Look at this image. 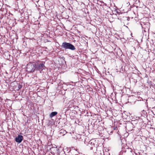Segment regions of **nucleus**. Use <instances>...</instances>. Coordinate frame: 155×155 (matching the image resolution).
Masks as SVG:
<instances>
[{
  "label": "nucleus",
  "instance_id": "obj_1",
  "mask_svg": "<svg viewBox=\"0 0 155 155\" xmlns=\"http://www.w3.org/2000/svg\"><path fill=\"white\" fill-rule=\"evenodd\" d=\"M26 70L28 73H33L36 70L35 63L29 62L26 66Z\"/></svg>",
  "mask_w": 155,
  "mask_h": 155
},
{
  "label": "nucleus",
  "instance_id": "obj_2",
  "mask_svg": "<svg viewBox=\"0 0 155 155\" xmlns=\"http://www.w3.org/2000/svg\"><path fill=\"white\" fill-rule=\"evenodd\" d=\"M45 61H38L36 63H35L36 71H41L43 70L45 67Z\"/></svg>",
  "mask_w": 155,
  "mask_h": 155
},
{
  "label": "nucleus",
  "instance_id": "obj_3",
  "mask_svg": "<svg viewBox=\"0 0 155 155\" xmlns=\"http://www.w3.org/2000/svg\"><path fill=\"white\" fill-rule=\"evenodd\" d=\"M61 47L65 49H70L73 51L76 49L74 45L70 43L65 42H64L62 43Z\"/></svg>",
  "mask_w": 155,
  "mask_h": 155
},
{
  "label": "nucleus",
  "instance_id": "obj_4",
  "mask_svg": "<svg viewBox=\"0 0 155 155\" xmlns=\"http://www.w3.org/2000/svg\"><path fill=\"white\" fill-rule=\"evenodd\" d=\"M95 141H90L88 144V146L89 147L90 150H93L94 153H96L97 150V147L98 146L97 144H95Z\"/></svg>",
  "mask_w": 155,
  "mask_h": 155
},
{
  "label": "nucleus",
  "instance_id": "obj_5",
  "mask_svg": "<svg viewBox=\"0 0 155 155\" xmlns=\"http://www.w3.org/2000/svg\"><path fill=\"white\" fill-rule=\"evenodd\" d=\"M133 123H129L126 124L125 127L126 130L129 131H131L133 130L134 128Z\"/></svg>",
  "mask_w": 155,
  "mask_h": 155
},
{
  "label": "nucleus",
  "instance_id": "obj_6",
  "mask_svg": "<svg viewBox=\"0 0 155 155\" xmlns=\"http://www.w3.org/2000/svg\"><path fill=\"white\" fill-rule=\"evenodd\" d=\"M23 139V137L22 136L18 135V136L15 137V141L17 143H19L22 142Z\"/></svg>",
  "mask_w": 155,
  "mask_h": 155
},
{
  "label": "nucleus",
  "instance_id": "obj_7",
  "mask_svg": "<svg viewBox=\"0 0 155 155\" xmlns=\"http://www.w3.org/2000/svg\"><path fill=\"white\" fill-rule=\"evenodd\" d=\"M142 27L145 30H148L150 27V24L148 23L144 24L143 26H142Z\"/></svg>",
  "mask_w": 155,
  "mask_h": 155
},
{
  "label": "nucleus",
  "instance_id": "obj_8",
  "mask_svg": "<svg viewBox=\"0 0 155 155\" xmlns=\"http://www.w3.org/2000/svg\"><path fill=\"white\" fill-rule=\"evenodd\" d=\"M67 133V132L63 129H61L59 131V134H60V136H63L66 134Z\"/></svg>",
  "mask_w": 155,
  "mask_h": 155
},
{
  "label": "nucleus",
  "instance_id": "obj_9",
  "mask_svg": "<svg viewBox=\"0 0 155 155\" xmlns=\"http://www.w3.org/2000/svg\"><path fill=\"white\" fill-rule=\"evenodd\" d=\"M58 114L57 112L56 111L53 112H51L50 114V117L51 118H52L53 117L56 115Z\"/></svg>",
  "mask_w": 155,
  "mask_h": 155
},
{
  "label": "nucleus",
  "instance_id": "obj_10",
  "mask_svg": "<svg viewBox=\"0 0 155 155\" xmlns=\"http://www.w3.org/2000/svg\"><path fill=\"white\" fill-rule=\"evenodd\" d=\"M97 40L98 42H96L95 40H94V42L96 43V44L97 45H100V42H99V39H97Z\"/></svg>",
  "mask_w": 155,
  "mask_h": 155
},
{
  "label": "nucleus",
  "instance_id": "obj_11",
  "mask_svg": "<svg viewBox=\"0 0 155 155\" xmlns=\"http://www.w3.org/2000/svg\"><path fill=\"white\" fill-rule=\"evenodd\" d=\"M100 151L101 152L100 154V155H102L103 154V155H104V153L103 150H100Z\"/></svg>",
  "mask_w": 155,
  "mask_h": 155
},
{
  "label": "nucleus",
  "instance_id": "obj_12",
  "mask_svg": "<svg viewBox=\"0 0 155 155\" xmlns=\"http://www.w3.org/2000/svg\"><path fill=\"white\" fill-rule=\"evenodd\" d=\"M79 33H80V34H79V37L80 38H83V35H82V34H81V33L80 32H79Z\"/></svg>",
  "mask_w": 155,
  "mask_h": 155
},
{
  "label": "nucleus",
  "instance_id": "obj_13",
  "mask_svg": "<svg viewBox=\"0 0 155 155\" xmlns=\"http://www.w3.org/2000/svg\"><path fill=\"white\" fill-rule=\"evenodd\" d=\"M18 90H19V89H20L22 87V85L21 84H19L18 85Z\"/></svg>",
  "mask_w": 155,
  "mask_h": 155
},
{
  "label": "nucleus",
  "instance_id": "obj_14",
  "mask_svg": "<svg viewBox=\"0 0 155 155\" xmlns=\"http://www.w3.org/2000/svg\"><path fill=\"white\" fill-rule=\"evenodd\" d=\"M146 37V35H144V34L143 35V37H142V39H145V38H147V37Z\"/></svg>",
  "mask_w": 155,
  "mask_h": 155
},
{
  "label": "nucleus",
  "instance_id": "obj_15",
  "mask_svg": "<svg viewBox=\"0 0 155 155\" xmlns=\"http://www.w3.org/2000/svg\"><path fill=\"white\" fill-rule=\"evenodd\" d=\"M44 41L45 42L49 41H48V39H44Z\"/></svg>",
  "mask_w": 155,
  "mask_h": 155
},
{
  "label": "nucleus",
  "instance_id": "obj_16",
  "mask_svg": "<svg viewBox=\"0 0 155 155\" xmlns=\"http://www.w3.org/2000/svg\"><path fill=\"white\" fill-rule=\"evenodd\" d=\"M85 37H87V36H86L85 35H83V38H85Z\"/></svg>",
  "mask_w": 155,
  "mask_h": 155
},
{
  "label": "nucleus",
  "instance_id": "obj_17",
  "mask_svg": "<svg viewBox=\"0 0 155 155\" xmlns=\"http://www.w3.org/2000/svg\"><path fill=\"white\" fill-rule=\"evenodd\" d=\"M148 84H150V85L151 84V81H148Z\"/></svg>",
  "mask_w": 155,
  "mask_h": 155
},
{
  "label": "nucleus",
  "instance_id": "obj_18",
  "mask_svg": "<svg viewBox=\"0 0 155 155\" xmlns=\"http://www.w3.org/2000/svg\"><path fill=\"white\" fill-rule=\"evenodd\" d=\"M61 59H62L64 60V59H65V58L64 57H63L62 58H61Z\"/></svg>",
  "mask_w": 155,
  "mask_h": 155
},
{
  "label": "nucleus",
  "instance_id": "obj_19",
  "mask_svg": "<svg viewBox=\"0 0 155 155\" xmlns=\"http://www.w3.org/2000/svg\"><path fill=\"white\" fill-rule=\"evenodd\" d=\"M116 12H117V13L118 14H119V12L117 11H116Z\"/></svg>",
  "mask_w": 155,
  "mask_h": 155
},
{
  "label": "nucleus",
  "instance_id": "obj_20",
  "mask_svg": "<svg viewBox=\"0 0 155 155\" xmlns=\"http://www.w3.org/2000/svg\"><path fill=\"white\" fill-rule=\"evenodd\" d=\"M139 40H140L141 41H142V39H139Z\"/></svg>",
  "mask_w": 155,
  "mask_h": 155
},
{
  "label": "nucleus",
  "instance_id": "obj_21",
  "mask_svg": "<svg viewBox=\"0 0 155 155\" xmlns=\"http://www.w3.org/2000/svg\"><path fill=\"white\" fill-rule=\"evenodd\" d=\"M132 33H131V35L132 37H133V36H132Z\"/></svg>",
  "mask_w": 155,
  "mask_h": 155
},
{
  "label": "nucleus",
  "instance_id": "obj_22",
  "mask_svg": "<svg viewBox=\"0 0 155 155\" xmlns=\"http://www.w3.org/2000/svg\"><path fill=\"white\" fill-rule=\"evenodd\" d=\"M108 41H109L108 42H109V41H110V40L109 39H108Z\"/></svg>",
  "mask_w": 155,
  "mask_h": 155
},
{
  "label": "nucleus",
  "instance_id": "obj_23",
  "mask_svg": "<svg viewBox=\"0 0 155 155\" xmlns=\"http://www.w3.org/2000/svg\"><path fill=\"white\" fill-rule=\"evenodd\" d=\"M75 40H74V41L73 42H75Z\"/></svg>",
  "mask_w": 155,
  "mask_h": 155
},
{
  "label": "nucleus",
  "instance_id": "obj_24",
  "mask_svg": "<svg viewBox=\"0 0 155 155\" xmlns=\"http://www.w3.org/2000/svg\"><path fill=\"white\" fill-rule=\"evenodd\" d=\"M4 40H5V39H4ZM4 41L5 42V40H4Z\"/></svg>",
  "mask_w": 155,
  "mask_h": 155
},
{
  "label": "nucleus",
  "instance_id": "obj_25",
  "mask_svg": "<svg viewBox=\"0 0 155 155\" xmlns=\"http://www.w3.org/2000/svg\"><path fill=\"white\" fill-rule=\"evenodd\" d=\"M5 40H6V41H7V39H5Z\"/></svg>",
  "mask_w": 155,
  "mask_h": 155
}]
</instances>
